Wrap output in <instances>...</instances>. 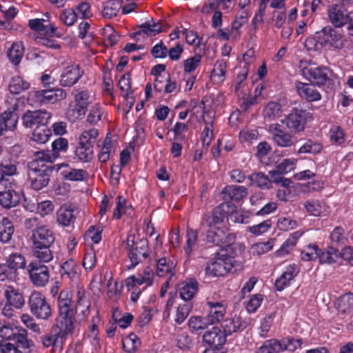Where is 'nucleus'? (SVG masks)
<instances>
[{
	"mask_svg": "<svg viewBox=\"0 0 353 353\" xmlns=\"http://www.w3.org/2000/svg\"><path fill=\"white\" fill-rule=\"evenodd\" d=\"M30 347L25 330H20L12 322L1 323V353H21L19 348Z\"/></svg>",
	"mask_w": 353,
	"mask_h": 353,
	"instance_id": "f257e3e1",
	"label": "nucleus"
},
{
	"mask_svg": "<svg viewBox=\"0 0 353 353\" xmlns=\"http://www.w3.org/2000/svg\"><path fill=\"white\" fill-rule=\"evenodd\" d=\"M59 314L56 325L61 334H70L74 331L75 318L73 312L72 294L69 289L61 290L57 297Z\"/></svg>",
	"mask_w": 353,
	"mask_h": 353,
	"instance_id": "f03ea898",
	"label": "nucleus"
},
{
	"mask_svg": "<svg viewBox=\"0 0 353 353\" xmlns=\"http://www.w3.org/2000/svg\"><path fill=\"white\" fill-rule=\"evenodd\" d=\"M234 250L220 249L205 266V274L210 276H223L232 270L234 262Z\"/></svg>",
	"mask_w": 353,
	"mask_h": 353,
	"instance_id": "7ed1b4c3",
	"label": "nucleus"
},
{
	"mask_svg": "<svg viewBox=\"0 0 353 353\" xmlns=\"http://www.w3.org/2000/svg\"><path fill=\"white\" fill-rule=\"evenodd\" d=\"M125 248L130 261V264L126 267L127 270L134 269L141 262V258L145 259L150 256L148 240L142 238L135 241V236L132 234L127 236Z\"/></svg>",
	"mask_w": 353,
	"mask_h": 353,
	"instance_id": "20e7f679",
	"label": "nucleus"
},
{
	"mask_svg": "<svg viewBox=\"0 0 353 353\" xmlns=\"http://www.w3.org/2000/svg\"><path fill=\"white\" fill-rule=\"evenodd\" d=\"M99 135L96 128L84 130L79 138V141L74 148V158L83 163H90L94 157V144Z\"/></svg>",
	"mask_w": 353,
	"mask_h": 353,
	"instance_id": "39448f33",
	"label": "nucleus"
},
{
	"mask_svg": "<svg viewBox=\"0 0 353 353\" xmlns=\"http://www.w3.org/2000/svg\"><path fill=\"white\" fill-rule=\"evenodd\" d=\"M72 94L74 101L69 103L65 115L70 122L74 123L84 118L90 103V95L87 90L75 88Z\"/></svg>",
	"mask_w": 353,
	"mask_h": 353,
	"instance_id": "423d86ee",
	"label": "nucleus"
},
{
	"mask_svg": "<svg viewBox=\"0 0 353 353\" xmlns=\"http://www.w3.org/2000/svg\"><path fill=\"white\" fill-rule=\"evenodd\" d=\"M3 292L5 305L1 310V314L11 319L14 314V309H21L25 304V299L17 284L8 285L1 283Z\"/></svg>",
	"mask_w": 353,
	"mask_h": 353,
	"instance_id": "0eeeda50",
	"label": "nucleus"
},
{
	"mask_svg": "<svg viewBox=\"0 0 353 353\" xmlns=\"http://www.w3.org/2000/svg\"><path fill=\"white\" fill-rule=\"evenodd\" d=\"M236 239V234L228 228L213 227L206 231L205 241L206 243L220 247L221 249L232 250Z\"/></svg>",
	"mask_w": 353,
	"mask_h": 353,
	"instance_id": "6e6552de",
	"label": "nucleus"
},
{
	"mask_svg": "<svg viewBox=\"0 0 353 353\" xmlns=\"http://www.w3.org/2000/svg\"><path fill=\"white\" fill-rule=\"evenodd\" d=\"M313 120V114L307 110L293 108L281 120L291 133L298 134L305 130L307 122Z\"/></svg>",
	"mask_w": 353,
	"mask_h": 353,
	"instance_id": "1a4fd4ad",
	"label": "nucleus"
},
{
	"mask_svg": "<svg viewBox=\"0 0 353 353\" xmlns=\"http://www.w3.org/2000/svg\"><path fill=\"white\" fill-rule=\"evenodd\" d=\"M14 246L1 248V254L8 255L5 263H1V281L6 279L9 281L15 279L17 275V270L26 266V260L23 255L16 252L8 253L10 248Z\"/></svg>",
	"mask_w": 353,
	"mask_h": 353,
	"instance_id": "9d476101",
	"label": "nucleus"
},
{
	"mask_svg": "<svg viewBox=\"0 0 353 353\" xmlns=\"http://www.w3.org/2000/svg\"><path fill=\"white\" fill-rule=\"evenodd\" d=\"M301 75L313 85L319 87L329 85L333 72L326 66L307 65L301 69Z\"/></svg>",
	"mask_w": 353,
	"mask_h": 353,
	"instance_id": "9b49d317",
	"label": "nucleus"
},
{
	"mask_svg": "<svg viewBox=\"0 0 353 353\" xmlns=\"http://www.w3.org/2000/svg\"><path fill=\"white\" fill-rule=\"evenodd\" d=\"M28 304L31 314L40 320H48L52 311L45 296L38 291H33L28 299Z\"/></svg>",
	"mask_w": 353,
	"mask_h": 353,
	"instance_id": "f8f14e48",
	"label": "nucleus"
},
{
	"mask_svg": "<svg viewBox=\"0 0 353 353\" xmlns=\"http://www.w3.org/2000/svg\"><path fill=\"white\" fill-rule=\"evenodd\" d=\"M33 160L29 163L30 170H39L43 167H50L52 170L58 172L62 167H68V164L52 165L57 159L49 150H39L33 152Z\"/></svg>",
	"mask_w": 353,
	"mask_h": 353,
	"instance_id": "ddd939ff",
	"label": "nucleus"
},
{
	"mask_svg": "<svg viewBox=\"0 0 353 353\" xmlns=\"http://www.w3.org/2000/svg\"><path fill=\"white\" fill-rule=\"evenodd\" d=\"M7 109L1 113V136L4 131L13 132L17 128L18 122L17 110L19 108L18 99L12 97L6 101Z\"/></svg>",
	"mask_w": 353,
	"mask_h": 353,
	"instance_id": "4468645a",
	"label": "nucleus"
},
{
	"mask_svg": "<svg viewBox=\"0 0 353 353\" xmlns=\"http://www.w3.org/2000/svg\"><path fill=\"white\" fill-rule=\"evenodd\" d=\"M231 205L229 202L222 203L215 207L210 213L204 214L202 224L208 228L217 227L228 219L230 213Z\"/></svg>",
	"mask_w": 353,
	"mask_h": 353,
	"instance_id": "2eb2a0df",
	"label": "nucleus"
},
{
	"mask_svg": "<svg viewBox=\"0 0 353 353\" xmlns=\"http://www.w3.org/2000/svg\"><path fill=\"white\" fill-rule=\"evenodd\" d=\"M321 32V43L324 46L338 50L345 47L347 39L342 30L326 26L322 29Z\"/></svg>",
	"mask_w": 353,
	"mask_h": 353,
	"instance_id": "dca6fc26",
	"label": "nucleus"
},
{
	"mask_svg": "<svg viewBox=\"0 0 353 353\" xmlns=\"http://www.w3.org/2000/svg\"><path fill=\"white\" fill-rule=\"evenodd\" d=\"M28 272L30 281L36 287H44L49 281L50 270L45 264H40L39 262L30 263Z\"/></svg>",
	"mask_w": 353,
	"mask_h": 353,
	"instance_id": "f3484780",
	"label": "nucleus"
},
{
	"mask_svg": "<svg viewBox=\"0 0 353 353\" xmlns=\"http://www.w3.org/2000/svg\"><path fill=\"white\" fill-rule=\"evenodd\" d=\"M76 219V208L72 204L64 203L56 212V221L61 227L73 228Z\"/></svg>",
	"mask_w": 353,
	"mask_h": 353,
	"instance_id": "a211bd4d",
	"label": "nucleus"
},
{
	"mask_svg": "<svg viewBox=\"0 0 353 353\" xmlns=\"http://www.w3.org/2000/svg\"><path fill=\"white\" fill-rule=\"evenodd\" d=\"M32 246H52L55 237L53 232L46 225L36 228L30 237Z\"/></svg>",
	"mask_w": 353,
	"mask_h": 353,
	"instance_id": "6ab92c4d",
	"label": "nucleus"
},
{
	"mask_svg": "<svg viewBox=\"0 0 353 353\" xmlns=\"http://www.w3.org/2000/svg\"><path fill=\"white\" fill-rule=\"evenodd\" d=\"M50 118V113L46 110H28L23 115L22 122L25 127L32 128L34 125H46Z\"/></svg>",
	"mask_w": 353,
	"mask_h": 353,
	"instance_id": "aec40b11",
	"label": "nucleus"
},
{
	"mask_svg": "<svg viewBox=\"0 0 353 353\" xmlns=\"http://www.w3.org/2000/svg\"><path fill=\"white\" fill-rule=\"evenodd\" d=\"M121 96L125 101V105L128 106L126 113L132 109L135 98L134 96V90L132 88L131 74L127 72L121 76L118 83Z\"/></svg>",
	"mask_w": 353,
	"mask_h": 353,
	"instance_id": "412c9836",
	"label": "nucleus"
},
{
	"mask_svg": "<svg viewBox=\"0 0 353 353\" xmlns=\"http://www.w3.org/2000/svg\"><path fill=\"white\" fill-rule=\"evenodd\" d=\"M17 156H12L8 159L3 157L1 161V186L6 185V189L8 188V184L14 183L12 176L17 174Z\"/></svg>",
	"mask_w": 353,
	"mask_h": 353,
	"instance_id": "4be33fe9",
	"label": "nucleus"
},
{
	"mask_svg": "<svg viewBox=\"0 0 353 353\" xmlns=\"http://www.w3.org/2000/svg\"><path fill=\"white\" fill-rule=\"evenodd\" d=\"M274 143L281 148H290L294 145L296 138L291 134L281 129L279 123L270 125Z\"/></svg>",
	"mask_w": 353,
	"mask_h": 353,
	"instance_id": "5701e85b",
	"label": "nucleus"
},
{
	"mask_svg": "<svg viewBox=\"0 0 353 353\" xmlns=\"http://www.w3.org/2000/svg\"><path fill=\"white\" fill-rule=\"evenodd\" d=\"M315 86L316 85L311 83L295 82V89L298 95L308 102L319 101L321 99V94Z\"/></svg>",
	"mask_w": 353,
	"mask_h": 353,
	"instance_id": "b1692460",
	"label": "nucleus"
},
{
	"mask_svg": "<svg viewBox=\"0 0 353 353\" xmlns=\"http://www.w3.org/2000/svg\"><path fill=\"white\" fill-rule=\"evenodd\" d=\"M30 180L31 181V187L35 190H40L48 185L50 176L52 172L50 167H43L39 170H30Z\"/></svg>",
	"mask_w": 353,
	"mask_h": 353,
	"instance_id": "393cba45",
	"label": "nucleus"
},
{
	"mask_svg": "<svg viewBox=\"0 0 353 353\" xmlns=\"http://www.w3.org/2000/svg\"><path fill=\"white\" fill-rule=\"evenodd\" d=\"M83 75L79 65H71L64 68L60 77V84L63 87H71L77 83Z\"/></svg>",
	"mask_w": 353,
	"mask_h": 353,
	"instance_id": "a878e982",
	"label": "nucleus"
},
{
	"mask_svg": "<svg viewBox=\"0 0 353 353\" xmlns=\"http://www.w3.org/2000/svg\"><path fill=\"white\" fill-rule=\"evenodd\" d=\"M208 312L206 316L210 324L221 323L226 314V306L221 302L207 301Z\"/></svg>",
	"mask_w": 353,
	"mask_h": 353,
	"instance_id": "bb28decb",
	"label": "nucleus"
},
{
	"mask_svg": "<svg viewBox=\"0 0 353 353\" xmlns=\"http://www.w3.org/2000/svg\"><path fill=\"white\" fill-rule=\"evenodd\" d=\"M16 183L8 184L1 186V207L4 208H11L16 207L20 202V194L15 190Z\"/></svg>",
	"mask_w": 353,
	"mask_h": 353,
	"instance_id": "cd10ccee",
	"label": "nucleus"
},
{
	"mask_svg": "<svg viewBox=\"0 0 353 353\" xmlns=\"http://www.w3.org/2000/svg\"><path fill=\"white\" fill-rule=\"evenodd\" d=\"M299 272V269L296 264L287 266L281 276L275 281V289L280 292L283 290L290 285L291 281L298 275Z\"/></svg>",
	"mask_w": 353,
	"mask_h": 353,
	"instance_id": "c85d7f7f",
	"label": "nucleus"
},
{
	"mask_svg": "<svg viewBox=\"0 0 353 353\" xmlns=\"http://www.w3.org/2000/svg\"><path fill=\"white\" fill-rule=\"evenodd\" d=\"M203 341L211 348H218L225 344L226 336L218 327H212L203 335Z\"/></svg>",
	"mask_w": 353,
	"mask_h": 353,
	"instance_id": "c756f323",
	"label": "nucleus"
},
{
	"mask_svg": "<svg viewBox=\"0 0 353 353\" xmlns=\"http://www.w3.org/2000/svg\"><path fill=\"white\" fill-rule=\"evenodd\" d=\"M347 14L341 5H332L327 10L329 20L335 28H341L347 23Z\"/></svg>",
	"mask_w": 353,
	"mask_h": 353,
	"instance_id": "7c9ffc66",
	"label": "nucleus"
},
{
	"mask_svg": "<svg viewBox=\"0 0 353 353\" xmlns=\"http://www.w3.org/2000/svg\"><path fill=\"white\" fill-rule=\"evenodd\" d=\"M221 327L223 332L227 337V336L231 335L233 333L243 331L246 325L241 317L235 314L230 318L224 319L221 321Z\"/></svg>",
	"mask_w": 353,
	"mask_h": 353,
	"instance_id": "2f4dec72",
	"label": "nucleus"
},
{
	"mask_svg": "<svg viewBox=\"0 0 353 353\" xmlns=\"http://www.w3.org/2000/svg\"><path fill=\"white\" fill-rule=\"evenodd\" d=\"M222 194L225 200L240 202L247 196L248 192L245 186L230 185L223 189Z\"/></svg>",
	"mask_w": 353,
	"mask_h": 353,
	"instance_id": "473e14b6",
	"label": "nucleus"
},
{
	"mask_svg": "<svg viewBox=\"0 0 353 353\" xmlns=\"http://www.w3.org/2000/svg\"><path fill=\"white\" fill-rule=\"evenodd\" d=\"M176 264L169 258L161 257L157 260L156 274L159 277L168 276L169 280L176 274Z\"/></svg>",
	"mask_w": 353,
	"mask_h": 353,
	"instance_id": "72a5a7b5",
	"label": "nucleus"
},
{
	"mask_svg": "<svg viewBox=\"0 0 353 353\" xmlns=\"http://www.w3.org/2000/svg\"><path fill=\"white\" fill-rule=\"evenodd\" d=\"M68 334H61L59 330L58 333L47 334L41 336V342L45 347H52V353H61L62 350V338Z\"/></svg>",
	"mask_w": 353,
	"mask_h": 353,
	"instance_id": "f704fd0d",
	"label": "nucleus"
},
{
	"mask_svg": "<svg viewBox=\"0 0 353 353\" xmlns=\"http://www.w3.org/2000/svg\"><path fill=\"white\" fill-rule=\"evenodd\" d=\"M181 285L179 289L181 298L185 301H191L198 292L199 282L194 278H189Z\"/></svg>",
	"mask_w": 353,
	"mask_h": 353,
	"instance_id": "c9c22d12",
	"label": "nucleus"
},
{
	"mask_svg": "<svg viewBox=\"0 0 353 353\" xmlns=\"http://www.w3.org/2000/svg\"><path fill=\"white\" fill-rule=\"evenodd\" d=\"M51 135V130L46 125L37 126L30 139V144L34 147L44 144L49 140Z\"/></svg>",
	"mask_w": 353,
	"mask_h": 353,
	"instance_id": "e433bc0d",
	"label": "nucleus"
},
{
	"mask_svg": "<svg viewBox=\"0 0 353 353\" xmlns=\"http://www.w3.org/2000/svg\"><path fill=\"white\" fill-rule=\"evenodd\" d=\"M52 246H32V256L35 260L30 263H38L45 264L52 261L54 258L53 252L51 250Z\"/></svg>",
	"mask_w": 353,
	"mask_h": 353,
	"instance_id": "4c0bfd02",
	"label": "nucleus"
},
{
	"mask_svg": "<svg viewBox=\"0 0 353 353\" xmlns=\"http://www.w3.org/2000/svg\"><path fill=\"white\" fill-rule=\"evenodd\" d=\"M141 285L140 279L135 275L129 276L125 279V285L127 290L131 292L130 300L134 303L137 301L142 292L139 288Z\"/></svg>",
	"mask_w": 353,
	"mask_h": 353,
	"instance_id": "58836bf2",
	"label": "nucleus"
},
{
	"mask_svg": "<svg viewBox=\"0 0 353 353\" xmlns=\"http://www.w3.org/2000/svg\"><path fill=\"white\" fill-rule=\"evenodd\" d=\"M303 343V341L302 339L291 336L279 339V347L281 352L285 351L294 352L298 349H301Z\"/></svg>",
	"mask_w": 353,
	"mask_h": 353,
	"instance_id": "ea45409f",
	"label": "nucleus"
},
{
	"mask_svg": "<svg viewBox=\"0 0 353 353\" xmlns=\"http://www.w3.org/2000/svg\"><path fill=\"white\" fill-rule=\"evenodd\" d=\"M330 239L334 248L343 247L348 243V234L343 227L337 226L330 233Z\"/></svg>",
	"mask_w": 353,
	"mask_h": 353,
	"instance_id": "a19ab883",
	"label": "nucleus"
},
{
	"mask_svg": "<svg viewBox=\"0 0 353 353\" xmlns=\"http://www.w3.org/2000/svg\"><path fill=\"white\" fill-rule=\"evenodd\" d=\"M339 250L333 246H330L327 249H319L317 259L321 264H332L336 261L339 258Z\"/></svg>",
	"mask_w": 353,
	"mask_h": 353,
	"instance_id": "79ce46f5",
	"label": "nucleus"
},
{
	"mask_svg": "<svg viewBox=\"0 0 353 353\" xmlns=\"http://www.w3.org/2000/svg\"><path fill=\"white\" fill-rule=\"evenodd\" d=\"M323 148V144L320 141L312 139H308L299 148L297 154H310L316 155L320 154Z\"/></svg>",
	"mask_w": 353,
	"mask_h": 353,
	"instance_id": "37998d69",
	"label": "nucleus"
},
{
	"mask_svg": "<svg viewBox=\"0 0 353 353\" xmlns=\"http://www.w3.org/2000/svg\"><path fill=\"white\" fill-rule=\"evenodd\" d=\"M77 310H80L84 317L90 314V302L86 297L85 291L83 288H78L77 292Z\"/></svg>",
	"mask_w": 353,
	"mask_h": 353,
	"instance_id": "c03bdc74",
	"label": "nucleus"
},
{
	"mask_svg": "<svg viewBox=\"0 0 353 353\" xmlns=\"http://www.w3.org/2000/svg\"><path fill=\"white\" fill-rule=\"evenodd\" d=\"M24 54V48L21 43H13L8 48L7 57L14 65H18Z\"/></svg>",
	"mask_w": 353,
	"mask_h": 353,
	"instance_id": "a18cd8bd",
	"label": "nucleus"
},
{
	"mask_svg": "<svg viewBox=\"0 0 353 353\" xmlns=\"http://www.w3.org/2000/svg\"><path fill=\"white\" fill-rule=\"evenodd\" d=\"M112 139L111 133L108 132L103 142L101 150L97 154L98 160L102 163H106L110 158V152L112 148Z\"/></svg>",
	"mask_w": 353,
	"mask_h": 353,
	"instance_id": "49530a36",
	"label": "nucleus"
},
{
	"mask_svg": "<svg viewBox=\"0 0 353 353\" xmlns=\"http://www.w3.org/2000/svg\"><path fill=\"white\" fill-rule=\"evenodd\" d=\"M304 206L306 211L314 216H319L327 211L325 203L316 199L307 201Z\"/></svg>",
	"mask_w": 353,
	"mask_h": 353,
	"instance_id": "de8ad7c7",
	"label": "nucleus"
},
{
	"mask_svg": "<svg viewBox=\"0 0 353 353\" xmlns=\"http://www.w3.org/2000/svg\"><path fill=\"white\" fill-rule=\"evenodd\" d=\"M175 342L177 347L181 350H188L192 346V338L185 331L179 328L175 334Z\"/></svg>",
	"mask_w": 353,
	"mask_h": 353,
	"instance_id": "09e8293b",
	"label": "nucleus"
},
{
	"mask_svg": "<svg viewBox=\"0 0 353 353\" xmlns=\"http://www.w3.org/2000/svg\"><path fill=\"white\" fill-rule=\"evenodd\" d=\"M250 185L255 184L261 189H269L271 188V181L268 175L258 172H254L248 176Z\"/></svg>",
	"mask_w": 353,
	"mask_h": 353,
	"instance_id": "8fccbe9b",
	"label": "nucleus"
},
{
	"mask_svg": "<svg viewBox=\"0 0 353 353\" xmlns=\"http://www.w3.org/2000/svg\"><path fill=\"white\" fill-rule=\"evenodd\" d=\"M77 264L76 261L70 259L64 261L59 270L61 276H66L70 279H73L77 276Z\"/></svg>",
	"mask_w": 353,
	"mask_h": 353,
	"instance_id": "3c124183",
	"label": "nucleus"
},
{
	"mask_svg": "<svg viewBox=\"0 0 353 353\" xmlns=\"http://www.w3.org/2000/svg\"><path fill=\"white\" fill-rule=\"evenodd\" d=\"M30 83L23 80L21 77L16 76L12 78L9 83V90L13 94H20L21 92L29 89Z\"/></svg>",
	"mask_w": 353,
	"mask_h": 353,
	"instance_id": "603ef678",
	"label": "nucleus"
},
{
	"mask_svg": "<svg viewBox=\"0 0 353 353\" xmlns=\"http://www.w3.org/2000/svg\"><path fill=\"white\" fill-rule=\"evenodd\" d=\"M121 8V2L119 0L108 1L103 7L102 15L105 19H111L116 17Z\"/></svg>",
	"mask_w": 353,
	"mask_h": 353,
	"instance_id": "864d4df0",
	"label": "nucleus"
},
{
	"mask_svg": "<svg viewBox=\"0 0 353 353\" xmlns=\"http://www.w3.org/2000/svg\"><path fill=\"white\" fill-rule=\"evenodd\" d=\"M210 324L207 321L206 318L201 316H191L188 321V326L191 331L194 333L200 334L202 331L207 328L208 325Z\"/></svg>",
	"mask_w": 353,
	"mask_h": 353,
	"instance_id": "5fc2aeb1",
	"label": "nucleus"
},
{
	"mask_svg": "<svg viewBox=\"0 0 353 353\" xmlns=\"http://www.w3.org/2000/svg\"><path fill=\"white\" fill-rule=\"evenodd\" d=\"M141 342L134 333H130L122 343L123 350L127 353H134L140 346Z\"/></svg>",
	"mask_w": 353,
	"mask_h": 353,
	"instance_id": "6e6d98bb",
	"label": "nucleus"
},
{
	"mask_svg": "<svg viewBox=\"0 0 353 353\" xmlns=\"http://www.w3.org/2000/svg\"><path fill=\"white\" fill-rule=\"evenodd\" d=\"M201 55L196 54L193 57L184 60L183 62L184 74H192V72L201 65Z\"/></svg>",
	"mask_w": 353,
	"mask_h": 353,
	"instance_id": "4d7b16f0",
	"label": "nucleus"
},
{
	"mask_svg": "<svg viewBox=\"0 0 353 353\" xmlns=\"http://www.w3.org/2000/svg\"><path fill=\"white\" fill-rule=\"evenodd\" d=\"M103 110L100 103H97L91 107L86 118V121L90 125H95L101 120Z\"/></svg>",
	"mask_w": 353,
	"mask_h": 353,
	"instance_id": "13d9d810",
	"label": "nucleus"
},
{
	"mask_svg": "<svg viewBox=\"0 0 353 353\" xmlns=\"http://www.w3.org/2000/svg\"><path fill=\"white\" fill-rule=\"evenodd\" d=\"M227 70V61L224 59H218L211 72V77H217L218 81L223 82L225 78Z\"/></svg>",
	"mask_w": 353,
	"mask_h": 353,
	"instance_id": "bf43d9fd",
	"label": "nucleus"
},
{
	"mask_svg": "<svg viewBox=\"0 0 353 353\" xmlns=\"http://www.w3.org/2000/svg\"><path fill=\"white\" fill-rule=\"evenodd\" d=\"M64 179L68 181H82L88 174L87 171L83 169L71 168L69 170H63L61 172Z\"/></svg>",
	"mask_w": 353,
	"mask_h": 353,
	"instance_id": "052dcab7",
	"label": "nucleus"
},
{
	"mask_svg": "<svg viewBox=\"0 0 353 353\" xmlns=\"http://www.w3.org/2000/svg\"><path fill=\"white\" fill-rule=\"evenodd\" d=\"M197 239V230L188 228L186 231V243L184 247V251L188 256H190L192 254L193 248L196 244Z\"/></svg>",
	"mask_w": 353,
	"mask_h": 353,
	"instance_id": "680f3d73",
	"label": "nucleus"
},
{
	"mask_svg": "<svg viewBox=\"0 0 353 353\" xmlns=\"http://www.w3.org/2000/svg\"><path fill=\"white\" fill-rule=\"evenodd\" d=\"M52 150H50L56 159L60 156V152H66L68 149V141L63 137H59L52 143Z\"/></svg>",
	"mask_w": 353,
	"mask_h": 353,
	"instance_id": "e2e57ef3",
	"label": "nucleus"
},
{
	"mask_svg": "<svg viewBox=\"0 0 353 353\" xmlns=\"http://www.w3.org/2000/svg\"><path fill=\"white\" fill-rule=\"evenodd\" d=\"M319 249L316 244H309L301 251V257L304 261H315L319 256Z\"/></svg>",
	"mask_w": 353,
	"mask_h": 353,
	"instance_id": "0e129e2a",
	"label": "nucleus"
},
{
	"mask_svg": "<svg viewBox=\"0 0 353 353\" xmlns=\"http://www.w3.org/2000/svg\"><path fill=\"white\" fill-rule=\"evenodd\" d=\"M330 139L331 142L336 145H341L345 142V132L338 125L331 127L329 130Z\"/></svg>",
	"mask_w": 353,
	"mask_h": 353,
	"instance_id": "69168bd1",
	"label": "nucleus"
},
{
	"mask_svg": "<svg viewBox=\"0 0 353 353\" xmlns=\"http://www.w3.org/2000/svg\"><path fill=\"white\" fill-rule=\"evenodd\" d=\"M119 34L112 27L108 26L103 30V43L106 47H111L115 45L119 39Z\"/></svg>",
	"mask_w": 353,
	"mask_h": 353,
	"instance_id": "338daca9",
	"label": "nucleus"
},
{
	"mask_svg": "<svg viewBox=\"0 0 353 353\" xmlns=\"http://www.w3.org/2000/svg\"><path fill=\"white\" fill-rule=\"evenodd\" d=\"M279 339H271L264 341L256 353H279Z\"/></svg>",
	"mask_w": 353,
	"mask_h": 353,
	"instance_id": "774afa93",
	"label": "nucleus"
}]
</instances>
